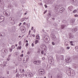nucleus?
<instances>
[{"mask_svg":"<svg viewBox=\"0 0 78 78\" xmlns=\"http://www.w3.org/2000/svg\"><path fill=\"white\" fill-rule=\"evenodd\" d=\"M34 44L33 43H32V47H34Z\"/></svg>","mask_w":78,"mask_h":78,"instance_id":"e2e57ef3","label":"nucleus"},{"mask_svg":"<svg viewBox=\"0 0 78 78\" xmlns=\"http://www.w3.org/2000/svg\"><path fill=\"white\" fill-rule=\"evenodd\" d=\"M66 73L68 75H69V76H74L75 75L74 72L73 71V70H71V68L70 67L69 68V69L67 70Z\"/></svg>","mask_w":78,"mask_h":78,"instance_id":"f257e3e1","label":"nucleus"},{"mask_svg":"<svg viewBox=\"0 0 78 78\" xmlns=\"http://www.w3.org/2000/svg\"><path fill=\"white\" fill-rule=\"evenodd\" d=\"M36 38L37 39H39V35H37L36 37Z\"/></svg>","mask_w":78,"mask_h":78,"instance_id":"7c9ffc66","label":"nucleus"},{"mask_svg":"<svg viewBox=\"0 0 78 78\" xmlns=\"http://www.w3.org/2000/svg\"><path fill=\"white\" fill-rule=\"evenodd\" d=\"M5 36V33L1 34L2 37H3V36Z\"/></svg>","mask_w":78,"mask_h":78,"instance_id":"5701e85b","label":"nucleus"},{"mask_svg":"<svg viewBox=\"0 0 78 78\" xmlns=\"http://www.w3.org/2000/svg\"><path fill=\"white\" fill-rule=\"evenodd\" d=\"M24 57H26V58L29 59V56L28 55H27V56H26Z\"/></svg>","mask_w":78,"mask_h":78,"instance_id":"58836bf2","label":"nucleus"},{"mask_svg":"<svg viewBox=\"0 0 78 78\" xmlns=\"http://www.w3.org/2000/svg\"><path fill=\"white\" fill-rule=\"evenodd\" d=\"M21 43V41H20L19 42V44L20 45H21V44H20Z\"/></svg>","mask_w":78,"mask_h":78,"instance_id":"13d9d810","label":"nucleus"},{"mask_svg":"<svg viewBox=\"0 0 78 78\" xmlns=\"http://www.w3.org/2000/svg\"><path fill=\"white\" fill-rule=\"evenodd\" d=\"M9 20H10V22H11L12 25H14L15 24V22L14 21V20H12V19H11V18H10Z\"/></svg>","mask_w":78,"mask_h":78,"instance_id":"6e6552de","label":"nucleus"},{"mask_svg":"<svg viewBox=\"0 0 78 78\" xmlns=\"http://www.w3.org/2000/svg\"><path fill=\"white\" fill-rule=\"evenodd\" d=\"M9 71L7 72V74H9Z\"/></svg>","mask_w":78,"mask_h":78,"instance_id":"69168bd1","label":"nucleus"},{"mask_svg":"<svg viewBox=\"0 0 78 78\" xmlns=\"http://www.w3.org/2000/svg\"><path fill=\"white\" fill-rule=\"evenodd\" d=\"M74 66H75L76 68H77V67H78V65L76 64L74 65Z\"/></svg>","mask_w":78,"mask_h":78,"instance_id":"72a5a7b5","label":"nucleus"},{"mask_svg":"<svg viewBox=\"0 0 78 78\" xmlns=\"http://www.w3.org/2000/svg\"><path fill=\"white\" fill-rule=\"evenodd\" d=\"M75 17H78V15H75Z\"/></svg>","mask_w":78,"mask_h":78,"instance_id":"680f3d73","label":"nucleus"},{"mask_svg":"<svg viewBox=\"0 0 78 78\" xmlns=\"http://www.w3.org/2000/svg\"><path fill=\"white\" fill-rule=\"evenodd\" d=\"M72 7L71 6H69L68 7V9H72Z\"/></svg>","mask_w":78,"mask_h":78,"instance_id":"473e14b6","label":"nucleus"},{"mask_svg":"<svg viewBox=\"0 0 78 78\" xmlns=\"http://www.w3.org/2000/svg\"><path fill=\"white\" fill-rule=\"evenodd\" d=\"M3 4L2 3V2H0V6H2V4Z\"/></svg>","mask_w":78,"mask_h":78,"instance_id":"49530a36","label":"nucleus"},{"mask_svg":"<svg viewBox=\"0 0 78 78\" xmlns=\"http://www.w3.org/2000/svg\"><path fill=\"white\" fill-rule=\"evenodd\" d=\"M47 10L46 11H45L44 12V14H45V13L47 12Z\"/></svg>","mask_w":78,"mask_h":78,"instance_id":"774afa93","label":"nucleus"},{"mask_svg":"<svg viewBox=\"0 0 78 78\" xmlns=\"http://www.w3.org/2000/svg\"><path fill=\"white\" fill-rule=\"evenodd\" d=\"M55 9H59V6L58 5H55L54 6Z\"/></svg>","mask_w":78,"mask_h":78,"instance_id":"f8f14e48","label":"nucleus"},{"mask_svg":"<svg viewBox=\"0 0 78 78\" xmlns=\"http://www.w3.org/2000/svg\"><path fill=\"white\" fill-rule=\"evenodd\" d=\"M62 65H63V66H65V65H66V63H62Z\"/></svg>","mask_w":78,"mask_h":78,"instance_id":"c03bdc74","label":"nucleus"},{"mask_svg":"<svg viewBox=\"0 0 78 78\" xmlns=\"http://www.w3.org/2000/svg\"><path fill=\"white\" fill-rule=\"evenodd\" d=\"M5 20V19H3L2 18H0V22H2Z\"/></svg>","mask_w":78,"mask_h":78,"instance_id":"aec40b11","label":"nucleus"},{"mask_svg":"<svg viewBox=\"0 0 78 78\" xmlns=\"http://www.w3.org/2000/svg\"><path fill=\"white\" fill-rule=\"evenodd\" d=\"M77 11V10H75L73 11V12L74 13H75V12H76Z\"/></svg>","mask_w":78,"mask_h":78,"instance_id":"e433bc0d","label":"nucleus"},{"mask_svg":"<svg viewBox=\"0 0 78 78\" xmlns=\"http://www.w3.org/2000/svg\"><path fill=\"white\" fill-rule=\"evenodd\" d=\"M11 55H9V56H8V58H9L10 57H11Z\"/></svg>","mask_w":78,"mask_h":78,"instance_id":"0e129e2a","label":"nucleus"},{"mask_svg":"<svg viewBox=\"0 0 78 78\" xmlns=\"http://www.w3.org/2000/svg\"><path fill=\"white\" fill-rule=\"evenodd\" d=\"M23 24L24 25H25L26 24V23H25V22H24L23 23Z\"/></svg>","mask_w":78,"mask_h":78,"instance_id":"052dcab7","label":"nucleus"},{"mask_svg":"<svg viewBox=\"0 0 78 78\" xmlns=\"http://www.w3.org/2000/svg\"><path fill=\"white\" fill-rule=\"evenodd\" d=\"M27 54L29 55V54H30V51H28L27 52Z\"/></svg>","mask_w":78,"mask_h":78,"instance_id":"4d7b16f0","label":"nucleus"},{"mask_svg":"<svg viewBox=\"0 0 78 78\" xmlns=\"http://www.w3.org/2000/svg\"><path fill=\"white\" fill-rule=\"evenodd\" d=\"M26 28L25 27L23 26V27L22 29H25Z\"/></svg>","mask_w":78,"mask_h":78,"instance_id":"603ef678","label":"nucleus"},{"mask_svg":"<svg viewBox=\"0 0 78 78\" xmlns=\"http://www.w3.org/2000/svg\"><path fill=\"white\" fill-rule=\"evenodd\" d=\"M21 24H22V23H20L19 25V27H20V25H21Z\"/></svg>","mask_w":78,"mask_h":78,"instance_id":"5fc2aeb1","label":"nucleus"},{"mask_svg":"<svg viewBox=\"0 0 78 78\" xmlns=\"http://www.w3.org/2000/svg\"><path fill=\"white\" fill-rule=\"evenodd\" d=\"M53 25L54 27H56V26L57 25V23H54Z\"/></svg>","mask_w":78,"mask_h":78,"instance_id":"c756f323","label":"nucleus"},{"mask_svg":"<svg viewBox=\"0 0 78 78\" xmlns=\"http://www.w3.org/2000/svg\"><path fill=\"white\" fill-rule=\"evenodd\" d=\"M30 33H31L30 30L29 32V35H30Z\"/></svg>","mask_w":78,"mask_h":78,"instance_id":"864d4df0","label":"nucleus"},{"mask_svg":"<svg viewBox=\"0 0 78 78\" xmlns=\"http://www.w3.org/2000/svg\"><path fill=\"white\" fill-rule=\"evenodd\" d=\"M33 62L35 64H36L37 65H39L41 64V61L39 60H34L33 61Z\"/></svg>","mask_w":78,"mask_h":78,"instance_id":"7ed1b4c3","label":"nucleus"},{"mask_svg":"<svg viewBox=\"0 0 78 78\" xmlns=\"http://www.w3.org/2000/svg\"><path fill=\"white\" fill-rule=\"evenodd\" d=\"M48 59V62L49 63L51 64H52V62H53V61H52V60H53V58H49Z\"/></svg>","mask_w":78,"mask_h":78,"instance_id":"1a4fd4ad","label":"nucleus"},{"mask_svg":"<svg viewBox=\"0 0 78 78\" xmlns=\"http://www.w3.org/2000/svg\"><path fill=\"white\" fill-rule=\"evenodd\" d=\"M62 22L63 23H67V21L65 20H63L62 21Z\"/></svg>","mask_w":78,"mask_h":78,"instance_id":"6ab92c4d","label":"nucleus"},{"mask_svg":"<svg viewBox=\"0 0 78 78\" xmlns=\"http://www.w3.org/2000/svg\"><path fill=\"white\" fill-rule=\"evenodd\" d=\"M48 15L49 18H50V17H51V14L50 13H48Z\"/></svg>","mask_w":78,"mask_h":78,"instance_id":"393cba45","label":"nucleus"},{"mask_svg":"<svg viewBox=\"0 0 78 78\" xmlns=\"http://www.w3.org/2000/svg\"><path fill=\"white\" fill-rule=\"evenodd\" d=\"M48 19H49V17H47V18H46V19H47V20L48 21Z\"/></svg>","mask_w":78,"mask_h":78,"instance_id":"bf43d9fd","label":"nucleus"},{"mask_svg":"<svg viewBox=\"0 0 78 78\" xmlns=\"http://www.w3.org/2000/svg\"><path fill=\"white\" fill-rule=\"evenodd\" d=\"M21 48H22L21 46H20V47H18L17 48V49H19V50H21Z\"/></svg>","mask_w":78,"mask_h":78,"instance_id":"cd10ccee","label":"nucleus"},{"mask_svg":"<svg viewBox=\"0 0 78 78\" xmlns=\"http://www.w3.org/2000/svg\"><path fill=\"white\" fill-rule=\"evenodd\" d=\"M78 47L77 46H76L75 47V50H77V49H78Z\"/></svg>","mask_w":78,"mask_h":78,"instance_id":"4c0bfd02","label":"nucleus"},{"mask_svg":"<svg viewBox=\"0 0 78 78\" xmlns=\"http://www.w3.org/2000/svg\"><path fill=\"white\" fill-rule=\"evenodd\" d=\"M12 48H15V46L14 45H13L12 46Z\"/></svg>","mask_w":78,"mask_h":78,"instance_id":"a19ab883","label":"nucleus"},{"mask_svg":"<svg viewBox=\"0 0 78 78\" xmlns=\"http://www.w3.org/2000/svg\"><path fill=\"white\" fill-rule=\"evenodd\" d=\"M7 51L6 50H4V51L5 53H6Z\"/></svg>","mask_w":78,"mask_h":78,"instance_id":"6e6d98bb","label":"nucleus"},{"mask_svg":"<svg viewBox=\"0 0 78 78\" xmlns=\"http://www.w3.org/2000/svg\"><path fill=\"white\" fill-rule=\"evenodd\" d=\"M4 13L5 14V15L6 16H9V12L8 11H5L4 12Z\"/></svg>","mask_w":78,"mask_h":78,"instance_id":"0eeeda50","label":"nucleus"},{"mask_svg":"<svg viewBox=\"0 0 78 78\" xmlns=\"http://www.w3.org/2000/svg\"><path fill=\"white\" fill-rule=\"evenodd\" d=\"M39 73L41 75L45 73V70L43 69H40L39 70Z\"/></svg>","mask_w":78,"mask_h":78,"instance_id":"f03ea898","label":"nucleus"},{"mask_svg":"<svg viewBox=\"0 0 78 78\" xmlns=\"http://www.w3.org/2000/svg\"><path fill=\"white\" fill-rule=\"evenodd\" d=\"M24 30H25V29H21V30L23 31H22V33H25V31Z\"/></svg>","mask_w":78,"mask_h":78,"instance_id":"bb28decb","label":"nucleus"},{"mask_svg":"<svg viewBox=\"0 0 78 78\" xmlns=\"http://www.w3.org/2000/svg\"><path fill=\"white\" fill-rule=\"evenodd\" d=\"M75 19H73L71 20H70V23H73L75 22Z\"/></svg>","mask_w":78,"mask_h":78,"instance_id":"ddd939ff","label":"nucleus"},{"mask_svg":"<svg viewBox=\"0 0 78 78\" xmlns=\"http://www.w3.org/2000/svg\"><path fill=\"white\" fill-rule=\"evenodd\" d=\"M15 54L16 55V56H17V55H18V54H19V53L17 52H15Z\"/></svg>","mask_w":78,"mask_h":78,"instance_id":"2f4dec72","label":"nucleus"},{"mask_svg":"<svg viewBox=\"0 0 78 78\" xmlns=\"http://www.w3.org/2000/svg\"><path fill=\"white\" fill-rule=\"evenodd\" d=\"M61 27L62 29H64V28L66 27V25H62Z\"/></svg>","mask_w":78,"mask_h":78,"instance_id":"f3484780","label":"nucleus"},{"mask_svg":"<svg viewBox=\"0 0 78 78\" xmlns=\"http://www.w3.org/2000/svg\"><path fill=\"white\" fill-rule=\"evenodd\" d=\"M44 6H45V7L46 8H47V7H48L47 6V5H46V4H45L44 5Z\"/></svg>","mask_w":78,"mask_h":78,"instance_id":"3c124183","label":"nucleus"},{"mask_svg":"<svg viewBox=\"0 0 78 78\" xmlns=\"http://www.w3.org/2000/svg\"><path fill=\"white\" fill-rule=\"evenodd\" d=\"M25 18H23L21 19V21H22V22H23V21H24V20H25Z\"/></svg>","mask_w":78,"mask_h":78,"instance_id":"f704fd0d","label":"nucleus"},{"mask_svg":"<svg viewBox=\"0 0 78 78\" xmlns=\"http://www.w3.org/2000/svg\"><path fill=\"white\" fill-rule=\"evenodd\" d=\"M51 37L52 40H54V41L56 40V37L53 34H51Z\"/></svg>","mask_w":78,"mask_h":78,"instance_id":"39448f33","label":"nucleus"},{"mask_svg":"<svg viewBox=\"0 0 78 78\" xmlns=\"http://www.w3.org/2000/svg\"><path fill=\"white\" fill-rule=\"evenodd\" d=\"M29 60V58H26V57H24V59L23 60V62H24V63H27V62H28Z\"/></svg>","mask_w":78,"mask_h":78,"instance_id":"423d86ee","label":"nucleus"},{"mask_svg":"<svg viewBox=\"0 0 78 78\" xmlns=\"http://www.w3.org/2000/svg\"><path fill=\"white\" fill-rule=\"evenodd\" d=\"M44 45H45V44H42L41 45V48H42L44 47Z\"/></svg>","mask_w":78,"mask_h":78,"instance_id":"c85d7f7f","label":"nucleus"},{"mask_svg":"<svg viewBox=\"0 0 78 78\" xmlns=\"http://www.w3.org/2000/svg\"><path fill=\"white\" fill-rule=\"evenodd\" d=\"M0 19H5V17H4V16H0Z\"/></svg>","mask_w":78,"mask_h":78,"instance_id":"a878e982","label":"nucleus"},{"mask_svg":"<svg viewBox=\"0 0 78 78\" xmlns=\"http://www.w3.org/2000/svg\"><path fill=\"white\" fill-rule=\"evenodd\" d=\"M69 38L70 39L73 38V37H72V34H69Z\"/></svg>","mask_w":78,"mask_h":78,"instance_id":"b1692460","label":"nucleus"},{"mask_svg":"<svg viewBox=\"0 0 78 78\" xmlns=\"http://www.w3.org/2000/svg\"><path fill=\"white\" fill-rule=\"evenodd\" d=\"M29 75H30V76H34V74H33V73H30Z\"/></svg>","mask_w":78,"mask_h":78,"instance_id":"412c9836","label":"nucleus"},{"mask_svg":"<svg viewBox=\"0 0 78 78\" xmlns=\"http://www.w3.org/2000/svg\"><path fill=\"white\" fill-rule=\"evenodd\" d=\"M72 61V59L70 57H68L67 59H66L65 62L67 63H69Z\"/></svg>","mask_w":78,"mask_h":78,"instance_id":"20e7f679","label":"nucleus"},{"mask_svg":"<svg viewBox=\"0 0 78 78\" xmlns=\"http://www.w3.org/2000/svg\"><path fill=\"white\" fill-rule=\"evenodd\" d=\"M18 59L19 61H21V60H22V59H21V55L18 56Z\"/></svg>","mask_w":78,"mask_h":78,"instance_id":"2eb2a0df","label":"nucleus"},{"mask_svg":"<svg viewBox=\"0 0 78 78\" xmlns=\"http://www.w3.org/2000/svg\"><path fill=\"white\" fill-rule=\"evenodd\" d=\"M44 40L46 42H48L49 41L48 40V38H46L45 37L44 38Z\"/></svg>","mask_w":78,"mask_h":78,"instance_id":"dca6fc26","label":"nucleus"},{"mask_svg":"<svg viewBox=\"0 0 78 78\" xmlns=\"http://www.w3.org/2000/svg\"><path fill=\"white\" fill-rule=\"evenodd\" d=\"M19 75V73H17L16 75V78H17V77H18V75Z\"/></svg>","mask_w":78,"mask_h":78,"instance_id":"c9c22d12","label":"nucleus"},{"mask_svg":"<svg viewBox=\"0 0 78 78\" xmlns=\"http://www.w3.org/2000/svg\"><path fill=\"white\" fill-rule=\"evenodd\" d=\"M67 49H68V50H69V48H70L69 47H67L66 48Z\"/></svg>","mask_w":78,"mask_h":78,"instance_id":"8fccbe9b","label":"nucleus"},{"mask_svg":"<svg viewBox=\"0 0 78 78\" xmlns=\"http://www.w3.org/2000/svg\"><path fill=\"white\" fill-rule=\"evenodd\" d=\"M64 11V8H62L60 9L59 12L60 13H62Z\"/></svg>","mask_w":78,"mask_h":78,"instance_id":"9d476101","label":"nucleus"},{"mask_svg":"<svg viewBox=\"0 0 78 78\" xmlns=\"http://www.w3.org/2000/svg\"><path fill=\"white\" fill-rule=\"evenodd\" d=\"M32 36H33V37H35V35H34V34H33V35H32Z\"/></svg>","mask_w":78,"mask_h":78,"instance_id":"338daca9","label":"nucleus"},{"mask_svg":"<svg viewBox=\"0 0 78 78\" xmlns=\"http://www.w3.org/2000/svg\"><path fill=\"white\" fill-rule=\"evenodd\" d=\"M57 78H62V76L61 75H58L57 76Z\"/></svg>","mask_w":78,"mask_h":78,"instance_id":"a211bd4d","label":"nucleus"},{"mask_svg":"<svg viewBox=\"0 0 78 78\" xmlns=\"http://www.w3.org/2000/svg\"><path fill=\"white\" fill-rule=\"evenodd\" d=\"M41 53L42 54V55L44 54V51H41Z\"/></svg>","mask_w":78,"mask_h":78,"instance_id":"09e8293b","label":"nucleus"},{"mask_svg":"<svg viewBox=\"0 0 78 78\" xmlns=\"http://www.w3.org/2000/svg\"><path fill=\"white\" fill-rule=\"evenodd\" d=\"M52 45H55V43L54 42H52Z\"/></svg>","mask_w":78,"mask_h":78,"instance_id":"de8ad7c7","label":"nucleus"},{"mask_svg":"<svg viewBox=\"0 0 78 78\" xmlns=\"http://www.w3.org/2000/svg\"><path fill=\"white\" fill-rule=\"evenodd\" d=\"M56 60L57 61H59L60 60V57L58 55H56Z\"/></svg>","mask_w":78,"mask_h":78,"instance_id":"9b49d317","label":"nucleus"},{"mask_svg":"<svg viewBox=\"0 0 78 78\" xmlns=\"http://www.w3.org/2000/svg\"><path fill=\"white\" fill-rule=\"evenodd\" d=\"M68 44H67V42H65V45L66 47H67V46H68Z\"/></svg>","mask_w":78,"mask_h":78,"instance_id":"4be33fe9","label":"nucleus"},{"mask_svg":"<svg viewBox=\"0 0 78 78\" xmlns=\"http://www.w3.org/2000/svg\"><path fill=\"white\" fill-rule=\"evenodd\" d=\"M9 50H10V52H12V50L11 48H10Z\"/></svg>","mask_w":78,"mask_h":78,"instance_id":"a18cd8bd","label":"nucleus"},{"mask_svg":"<svg viewBox=\"0 0 78 78\" xmlns=\"http://www.w3.org/2000/svg\"><path fill=\"white\" fill-rule=\"evenodd\" d=\"M38 42V40H36L35 41V44H37V43Z\"/></svg>","mask_w":78,"mask_h":78,"instance_id":"37998d69","label":"nucleus"},{"mask_svg":"<svg viewBox=\"0 0 78 78\" xmlns=\"http://www.w3.org/2000/svg\"><path fill=\"white\" fill-rule=\"evenodd\" d=\"M28 43H27L26 44V47H28Z\"/></svg>","mask_w":78,"mask_h":78,"instance_id":"79ce46f5","label":"nucleus"},{"mask_svg":"<svg viewBox=\"0 0 78 78\" xmlns=\"http://www.w3.org/2000/svg\"><path fill=\"white\" fill-rule=\"evenodd\" d=\"M77 29L76 28H74L72 29V32H76L77 31Z\"/></svg>","mask_w":78,"mask_h":78,"instance_id":"4468645a","label":"nucleus"},{"mask_svg":"<svg viewBox=\"0 0 78 78\" xmlns=\"http://www.w3.org/2000/svg\"><path fill=\"white\" fill-rule=\"evenodd\" d=\"M30 23L28 24V26H27V28H29V27H30Z\"/></svg>","mask_w":78,"mask_h":78,"instance_id":"ea45409f","label":"nucleus"}]
</instances>
